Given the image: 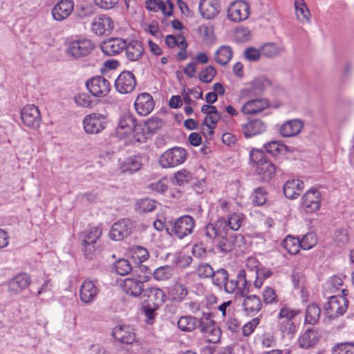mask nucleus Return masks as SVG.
Masks as SVG:
<instances>
[{
  "label": "nucleus",
  "mask_w": 354,
  "mask_h": 354,
  "mask_svg": "<svg viewBox=\"0 0 354 354\" xmlns=\"http://www.w3.org/2000/svg\"><path fill=\"white\" fill-rule=\"evenodd\" d=\"M300 313L299 309L292 308L287 304H284L281 307L277 315V326L283 337L288 338L289 340L293 339L297 331L293 319Z\"/></svg>",
  "instance_id": "obj_1"
},
{
  "label": "nucleus",
  "mask_w": 354,
  "mask_h": 354,
  "mask_svg": "<svg viewBox=\"0 0 354 354\" xmlns=\"http://www.w3.org/2000/svg\"><path fill=\"white\" fill-rule=\"evenodd\" d=\"M196 227V220L189 215H184L165 223V230L171 236L183 239L192 234Z\"/></svg>",
  "instance_id": "obj_2"
},
{
  "label": "nucleus",
  "mask_w": 354,
  "mask_h": 354,
  "mask_svg": "<svg viewBox=\"0 0 354 354\" xmlns=\"http://www.w3.org/2000/svg\"><path fill=\"white\" fill-rule=\"evenodd\" d=\"M202 317L198 318V328L207 342L216 344L220 341L221 330L215 322L210 318L207 312H201Z\"/></svg>",
  "instance_id": "obj_3"
},
{
  "label": "nucleus",
  "mask_w": 354,
  "mask_h": 354,
  "mask_svg": "<svg viewBox=\"0 0 354 354\" xmlns=\"http://www.w3.org/2000/svg\"><path fill=\"white\" fill-rule=\"evenodd\" d=\"M223 288L227 294H233L236 299L244 297L249 292L245 270H239L234 279H227Z\"/></svg>",
  "instance_id": "obj_4"
},
{
  "label": "nucleus",
  "mask_w": 354,
  "mask_h": 354,
  "mask_svg": "<svg viewBox=\"0 0 354 354\" xmlns=\"http://www.w3.org/2000/svg\"><path fill=\"white\" fill-rule=\"evenodd\" d=\"M95 48L92 40L81 38L71 41L66 50L68 56L73 59H80L88 55Z\"/></svg>",
  "instance_id": "obj_5"
},
{
  "label": "nucleus",
  "mask_w": 354,
  "mask_h": 354,
  "mask_svg": "<svg viewBox=\"0 0 354 354\" xmlns=\"http://www.w3.org/2000/svg\"><path fill=\"white\" fill-rule=\"evenodd\" d=\"M187 151L184 148L175 147L165 151L159 158L162 168H171L183 164L187 159Z\"/></svg>",
  "instance_id": "obj_6"
},
{
  "label": "nucleus",
  "mask_w": 354,
  "mask_h": 354,
  "mask_svg": "<svg viewBox=\"0 0 354 354\" xmlns=\"http://www.w3.org/2000/svg\"><path fill=\"white\" fill-rule=\"evenodd\" d=\"M250 15L249 3L243 0H236L231 3L227 10L228 19L234 22L246 20Z\"/></svg>",
  "instance_id": "obj_7"
},
{
  "label": "nucleus",
  "mask_w": 354,
  "mask_h": 354,
  "mask_svg": "<svg viewBox=\"0 0 354 354\" xmlns=\"http://www.w3.org/2000/svg\"><path fill=\"white\" fill-rule=\"evenodd\" d=\"M86 86L93 96L98 97L106 96L111 88L108 80L100 75L88 79L86 82Z\"/></svg>",
  "instance_id": "obj_8"
},
{
  "label": "nucleus",
  "mask_w": 354,
  "mask_h": 354,
  "mask_svg": "<svg viewBox=\"0 0 354 354\" xmlns=\"http://www.w3.org/2000/svg\"><path fill=\"white\" fill-rule=\"evenodd\" d=\"M107 120L105 115L93 113L86 115L83 120L84 130L88 133L96 134L105 129Z\"/></svg>",
  "instance_id": "obj_9"
},
{
  "label": "nucleus",
  "mask_w": 354,
  "mask_h": 354,
  "mask_svg": "<svg viewBox=\"0 0 354 354\" xmlns=\"http://www.w3.org/2000/svg\"><path fill=\"white\" fill-rule=\"evenodd\" d=\"M243 239L242 235L229 232L228 230L226 234L220 237L214 243L221 252L227 254L232 251L236 246H241Z\"/></svg>",
  "instance_id": "obj_10"
},
{
  "label": "nucleus",
  "mask_w": 354,
  "mask_h": 354,
  "mask_svg": "<svg viewBox=\"0 0 354 354\" xmlns=\"http://www.w3.org/2000/svg\"><path fill=\"white\" fill-rule=\"evenodd\" d=\"M148 281L147 276H136V277L126 278L121 286L122 290L129 295L138 297L144 294L145 290L143 283Z\"/></svg>",
  "instance_id": "obj_11"
},
{
  "label": "nucleus",
  "mask_w": 354,
  "mask_h": 354,
  "mask_svg": "<svg viewBox=\"0 0 354 354\" xmlns=\"http://www.w3.org/2000/svg\"><path fill=\"white\" fill-rule=\"evenodd\" d=\"M228 230L226 219L221 216L215 222L207 224L203 232L207 239L216 242L220 237L226 234Z\"/></svg>",
  "instance_id": "obj_12"
},
{
  "label": "nucleus",
  "mask_w": 354,
  "mask_h": 354,
  "mask_svg": "<svg viewBox=\"0 0 354 354\" xmlns=\"http://www.w3.org/2000/svg\"><path fill=\"white\" fill-rule=\"evenodd\" d=\"M347 309V301L345 297L330 296L324 305V311L330 318H335L342 315Z\"/></svg>",
  "instance_id": "obj_13"
},
{
  "label": "nucleus",
  "mask_w": 354,
  "mask_h": 354,
  "mask_svg": "<svg viewBox=\"0 0 354 354\" xmlns=\"http://www.w3.org/2000/svg\"><path fill=\"white\" fill-rule=\"evenodd\" d=\"M114 28V22L105 15L95 17L91 23V30L96 35H109Z\"/></svg>",
  "instance_id": "obj_14"
},
{
  "label": "nucleus",
  "mask_w": 354,
  "mask_h": 354,
  "mask_svg": "<svg viewBox=\"0 0 354 354\" xmlns=\"http://www.w3.org/2000/svg\"><path fill=\"white\" fill-rule=\"evenodd\" d=\"M321 206V194L316 189H310L301 198V208L308 213L319 209Z\"/></svg>",
  "instance_id": "obj_15"
},
{
  "label": "nucleus",
  "mask_w": 354,
  "mask_h": 354,
  "mask_svg": "<svg viewBox=\"0 0 354 354\" xmlns=\"http://www.w3.org/2000/svg\"><path fill=\"white\" fill-rule=\"evenodd\" d=\"M21 118L24 125L28 128L37 129L39 127L41 115L38 108L34 104H28L22 109Z\"/></svg>",
  "instance_id": "obj_16"
},
{
  "label": "nucleus",
  "mask_w": 354,
  "mask_h": 354,
  "mask_svg": "<svg viewBox=\"0 0 354 354\" xmlns=\"http://www.w3.org/2000/svg\"><path fill=\"white\" fill-rule=\"evenodd\" d=\"M133 223L129 219H121L115 223L109 232V236L114 241H121L131 233Z\"/></svg>",
  "instance_id": "obj_17"
},
{
  "label": "nucleus",
  "mask_w": 354,
  "mask_h": 354,
  "mask_svg": "<svg viewBox=\"0 0 354 354\" xmlns=\"http://www.w3.org/2000/svg\"><path fill=\"white\" fill-rule=\"evenodd\" d=\"M136 86L134 75L130 71H123L115 81V89L122 94L131 93Z\"/></svg>",
  "instance_id": "obj_18"
},
{
  "label": "nucleus",
  "mask_w": 354,
  "mask_h": 354,
  "mask_svg": "<svg viewBox=\"0 0 354 354\" xmlns=\"http://www.w3.org/2000/svg\"><path fill=\"white\" fill-rule=\"evenodd\" d=\"M134 128H136L138 131L141 129L140 127L136 123L134 116L129 113H126L120 118L116 133L119 137H125L131 134Z\"/></svg>",
  "instance_id": "obj_19"
},
{
  "label": "nucleus",
  "mask_w": 354,
  "mask_h": 354,
  "mask_svg": "<svg viewBox=\"0 0 354 354\" xmlns=\"http://www.w3.org/2000/svg\"><path fill=\"white\" fill-rule=\"evenodd\" d=\"M267 124L261 119H253L241 125V131L245 138L261 135L266 131Z\"/></svg>",
  "instance_id": "obj_20"
},
{
  "label": "nucleus",
  "mask_w": 354,
  "mask_h": 354,
  "mask_svg": "<svg viewBox=\"0 0 354 354\" xmlns=\"http://www.w3.org/2000/svg\"><path fill=\"white\" fill-rule=\"evenodd\" d=\"M154 105L155 103L152 96L147 93L139 94L134 103L137 113L145 116L153 111Z\"/></svg>",
  "instance_id": "obj_21"
},
{
  "label": "nucleus",
  "mask_w": 354,
  "mask_h": 354,
  "mask_svg": "<svg viewBox=\"0 0 354 354\" xmlns=\"http://www.w3.org/2000/svg\"><path fill=\"white\" fill-rule=\"evenodd\" d=\"M127 47V41L118 37L110 38L101 44L102 52L109 56L120 53Z\"/></svg>",
  "instance_id": "obj_22"
},
{
  "label": "nucleus",
  "mask_w": 354,
  "mask_h": 354,
  "mask_svg": "<svg viewBox=\"0 0 354 354\" xmlns=\"http://www.w3.org/2000/svg\"><path fill=\"white\" fill-rule=\"evenodd\" d=\"M100 291L99 287L92 281H84L80 289V297L84 304L93 302Z\"/></svg>",
  "instance_id": "obj_23"
},
{
  "label": "nucleus",
  "mask_w": 354,
  "mask_h": 354,
  "mask_svg": "<svg viewBox=\"0 0 354 354\" xmlns=\"http://www.w3.org/2000/svg\"><path fill=\"white\" fill-rule=\"evenodd\" d=\"M269 101L266 98H255L247 101L241 107L244 115H254L268 108Z\"/></svg>",
  "instance_id": "obj_24"
},
{
  "label": "nucleus",
  "mask_w": 354,
  "mask_h": 354,
  "mask_svg": "<svg viewBox=\"0 0 354 354\" xmlns=\"http://www.w3.org/2000/svg\"><path fill=\"white\" fill-rule=\"evenodd\" d=\"M73 8V0H61L53 7L52 15L56 21H62L72 13Z\"/></svg>",
  "instance_id": "obj_25"
},
{
  "label": "nucleus",
  "mask_w": 354,
  "mask_h": 354,
  "mask_svg": "<svg viewBox=\"0 0 354 354\" xmlns=\"http://www.w3.org/2000/svg\"><path fill=\"white\" fill-rule=\"evenodd\" d=\"M112 335L119 342L131 344L136 340L134 330L129 326H118L112 332Z\"/></svg>",
  "instance_id": "obj_26"
},
{
  "label": "nucleus",
  "mask_w": 354,
  "mask_h": 354,
  "mask_svg": "<svg viewBox=\"0 0 354 354\" xmlns=\"http://www.w3.org/2000/svg\"><path fill=\"white\" fill-rule=\"evenodd\" d=\"M30 278L26 273H20L15 276L8 282V290L13 294H17L26 289L30 283Z\"/></svg>",
  "instance_id": "obj_27"
},
{
  "label": "nucleus",
  "mask_w": 354,
  "mask_h": 354,
  "mask_svg": "<svg viewBox=\"0 0 354 354\" xmlns=\"http://www.w3.org/2000/svg\"><path fill=\"white\" fill-rule=\"evenodd\" d=\"M198 7L201 15L207 19L214 18L220 11L218 0H201Z\"/></svg>",
  "instance_id": "obj_28"
},
{
  "label": "nucleus",
  "mask_w": 354,
  "mask_h": 354,
  "mask_svg": "<svg viewBox=\"0 0 354 354\" xmlns=\"http://www.w3.org/2000/svg\"><path fill=\"white\" fill-rule=\"evenodd\" d=\"M271 82L264 76H259L254 78L248 84V87L245 88L243 93H252L257 95L261 94L267 87L270 86Z\"/></svg>",
  "instance_id": "obj_29"
},
{
  "label": "nucleus",
  "mask_w": 354,
  "mask_h": 354,
  "mask_svg": "<svg viewBox=\"0 0 354 354\" xmlns=\"http://www.w3.org/2000/svg\"><path fill=\"white\" fill-rule=\"evenodd\" d=\"M127 58L135 62L142 57L144 53V47L142 42L138 40H131L127 42V47L124 48Z\"/></svg>",
  "instance_id": "obj_30"
},
{
  "label": "nucleus",
  "mask_w": 354,
  "mask_h": 354,
  "mask_svg": "<svg viewBox=\"0 0 354 354\" xmlns=\"http://www.w3.org/2000/svg\"><path fill=\"white\" fill-rule=\"evenodd\" d=\"M304 188V183L299 179L288 180L283 185V194L287 198H297Z\"/></svg>",
  "instance_id": "obj_31"
},
{
  "label": "nucleus",
  "mask_w": 354,
  "mask_h": 354,
  "mask_svg": "<svg viewBox=\"0 0 354 354\" xmlns=\"http://www.w3.org/2000/svg\"><path fill=\"white\" fill-rule=\"evenodd\" d=\"M242 306L246 313L254 315L261 309L262 303L259 297L252 295L245 297Z\"/></svg>",
  "instance_id": "obj_32"
},
{
  "label": "nucleus",
  "mask_w": 354,
  "mask_h": 354,
  "mask_svg": "<svg viewBox=\"0 0 354 354\" xmlns=\"http://www.w3.org/2000/svg\"><path fill=\"white\" fill-rule=\"evenodd\" d=\"M319 341L318 333L315 330H306L298 339L299 346L308 349L315 346Z\"/></svg>",
  "instance_id": "obj_33"
},
{
  "label": "nucleus",
  "mask_w": 354,
  "mask_h": 354,
  "mask_svg": "<svg viewBox=\"0 0 354 354\" xmlns=\"http://www.w3.org/2000/svg\"><path fill=\"white\" fill-rule=\"evenodd\" d=\"M303 128L301 121L292 120L285 122L280 128L279 132L283 137H292L297 135Z\"/></svg>",
  "instance_id": "obj_34"
},
{
  "label": "nucleus",
  "mask_w": 354,
  "mask_h": 354,
  "mask_svg": "<svg viewBox=\"0 0 354 354\" xmlns=\"http://www.w3.org/2000/svg\"><path fill=\"white\" fill-rule=\"evenodd\" d=\"M183 282L184 279L183 277H179L175 282L170 292L172 300L180 302L187 297L188 290Z\"/></svg>",
  "instance_id": "obj_35"
},
{
  "label": "nucleus",
  "mask_w": 354,
  "mask_h": 354,
  "mask_svg": "<svg viewBox=\"0 0 354 354\" xmlns=\"http://www.w3.org/2000/svg\"><path fill=\"white\" fill-rule=\"evenodd\" d=\"M142 167V158L134 156L126 159L120 165V170L123 173L133 174L138 171Z\"/></svg>",
  "instance_id": "obj_36"
},
{
  "label": "nucleus",
  "mask_w": 354,
  "mask_h": 354,
  "mask_svg": "<svg viewBox=\"0 0 354 354\" xmlns=\"http://www.w3.org/2000/svg\"><path fill=\"white\" fill-rule=\"evenodd\" d=\"M143 296L149 298L153 301L154 305L156 306H161L165 301L166 299V295L164 291L156 287L146 288Z\"/></svg>",
  "instance_id": "obj_37"
},
{
  "label": "nucleus",
  "mask_w": 354,
  "mask_h": 354,
  "mask_svg": "<svg viewBox=\"0 0 354 354\" xmlns=\"http://www.w3.org/2000/svg\"><path fill=\"white\" fill-rule=\"evenodd\" d=\"M295 9L297 19L301 23H310V12L304 0H295Z\"/></svg>",
  "instance_id": "obj_38"
},
{
  "label": "nucleus",
  "mask_w": 354,
  "mask_h": 354,
  "mask_svg": "<svg viewBox=\"0 0 354 354\" xmlns=\"http://www.w3.org/2000/svg\"><path fill=\"white\" fill-rule=\"evenodd\" d=\"M178 328L184 332H192L198 327V318L191 315L181 316L177 323Z\"/></svg>",
  "instance_id": "obj_39"
},
{
  "label": "nucleus",
  "mask_w": 354,
  "mask_h": 354,
  "mask_svg": "<svg viewBox=\"0 0 354 354\" xmlns=\"http://www.w3.org/2000/svg\"><path fill=\"white\" fill-rule=\"evenodd\" d=\"M256 171L258 174L262 176L264 180H269L275 174V167L268 160L263 161V162L256 167Z\"/></svg>",
  "instance_id": "obj_40"
},
{
  "label": "nucleus",
  "mask_w": 354,
  "mask_h": 354,
  "mask_svg": "<svg viewBox=\"0 0 354 354\" xmlns=\"http://www.w3.org/2000/svg\"><path fill=\"white\" fill-rule=\"evenodd\" d=\"M233 55L232 48L228 46H221L214 54L215 61L221 65H226L231 60Z\"/></svg>",
  "instance_id": "obj_41"
},
{
  "label": "nucleus",
  "mask_w": 354,
  "mask_h": 354,
  "mask_svg": "<svg viewBox=\"0 0 354 354\" xmlns=\"http://www.w3.org/2000/svg\"><path fill=\"white\" fill-rule=\"evenodd\" d=\"M245 216L241 212L230 213L226 219L227 228L233 231L239 230L244 223Z\"/></svg>",
  "instance_id": "obj_42"
},
{
  "label": "nucleus",
  "mask_w": 354,
  "mask_h": 354,
  "mask_svg": "<svg viewBox=\"0 0 354 354\" xmlns=\"http://www.w3.org/2000/svg\"><path fill=\"white\" fill-rule=\"evenodd\" d=\"M281 245L290 254H297L301 248L299 239L290 235L283 239Z\"/></svg>",
  "instance_id": "obj_43"
},
{
  "label": "nucleus",
  "mask_w": 354,
  "mask_h": 354,
  "mask_svg": "<svg viewBox=\"0 0 354 354\" xmlns=\"http://www.w3.org/2000/svg\"><path fill=\"white\" fill-rule=\"evenodd\" d=\"M260 48L261 55L268 58L276 57L279 56L282 51V48L273 42L266 43L261 46Z\"/></svg>",
  "instance_id": "obj_44"
},
{
  "label": "nucleus",
  "mask_w": 354,
  "mask_h": 354,
  "mask_svg": "<svg viewBox=\"0 0 354 354\" xmlns=\"http://www.w3.org/2000/svg\"><path fill=\"white\" fill-rule=\"evenodd\" d=\"M320 313L321 309L316 304H309L306 312L305 322L309 324H315L318 322Z\"/></svg>",
  "instance_id": "obj_45"
},
{
  "label": "nucleus",
  "mask_w": 354,
  "mask_h": 354,
  "mask_svg": "<svg viewBox=\"0 0 354 354\" xmlns=\"http://www.w3.org/2000/svg\"><path fill=\"white\" fill-rule=\"evenodd\" d=\"M156 208V202L145 198L138 200L135 206L136 210L141 214L153 212Z\"/></svg>",
  "instance_id": "obj_46"
},
{
  "label": "nucleus",
  "mask_w": 354,
  "mask_h": 354,
  "mask_svg": "<svg viewBox=\"0 0 354 354\" xmlns=\"http://www.w3.org/2000/svg\"><path fill=\"white\" fill-rule=\"evenodd\" d=\"M174 273L173 268L170 266H163L153 271V277L156 281H165L170 279Z\"/></svg>",
  "instance_id": "obj_47"
},
{
  "label": "nucleus",
  "mask_w": 354,
  "mask_h": 354,
  "mask_svg": "<svg viewBox=\"0 0 354 354\" xmlns=\"http://www.w3.org/2000/svg\"><path fill=\"white\" fill-rule=\"evenodd\" d=\"M212 283L216 286L222 287L228 279L227 271L225 269H218L214 270V274L211 277Z\"/></svg>",
  "instance_id": "obj_48"
},
{
  "label": "nucleus",
  "mask_w": 354,
  "mask_h": 354,
  "mask_svg": "<svg viewBox=\"0 0 354 354\" xmlns=\"http://www.w3.org/2000/svg\"><path fill=\"white\" fill-rule=\"evenodd\" d=\"M334 241L336 245L342 248L344 247L349 241V236L347 230L346 229H339L335 232L334 234Z\"/></svg>",
  "instance_id": "obj_49"
},
{
  "label": "nucleus",
  "mask_w": 354,
  "mask_h": 354,
  "mask_svg": "<svg viewBox=\"0 0 354 354\" xmlns=\"http://www.w3.org/2000/svg\"><path fill=\"white\" fill-rule=\"evenodd\" d=\"M221 113L217 112L209 115H206L203 124L207 127L208 133L207 136H212L214 133V129L218 120L221 119Z\"/></svg>",
  "instance_id": "obj_50"
},
{
  "label": "nucleus",
  "mask_w": 354,
  "mask_h": 354,
  "mask_svg": "<svg viewBox=\"0 0 354 354\" xmlns=\"http://www.w3.org/2000/svg\"><path fill=\"white\" fill-rule=\"evenodd\" d=\"M114 270L120 275H126L132 270L129 261L124 259L118 260L114 264Z\"/></svg>",
  "instance_id": "obj_51"
},
{
  "label": "nucleus",
  "mask_w": 354,
  "mask_h": 354,
  "mask_svg": "<svg viewBox=\"0 0 354 354\" xmlns=\"http://www.w3.org/2000/svg\"><path fill=\"white\" fill-rule=\"evenodd\" d=\"M263 147L268 153L272 156H277L286 149V145L277 141L268 142L264 145Z\"/></svg>",
  "instance_id": "obj_52"
},
{
  "label": "nucleus",
  "mask_w": 354,
  "mask_h": 354,
  "mask_svg": "<svg viewBox=\"0 0 354 354\" xmlns=\"http://www.w3.org/2000/svg\"><path fill=\"white\" fill-rule=\"evenodd\" d=\"M301 248L303 250H310L316 245L317 239L316 235L313 232L307 233L301 240H299Z\"/></svg>",
  "instance_id": "obj_53"
},
{
  "label": "nucleus",
  "mask_w": 354,
  "mask_h": 354,
  "mask_svg": "<svg viewBox=\"0 0 354 354\" xmlns=\"http://www.w3.org/2000/svg\"><path fill=\"white\" fill-rule=\"evenodd\" d=\"M196 272L200 278H211L214 274V269L207 263H201L198 264Z\"/></svg>",
  "instance_id": "obj_54"
},
{
  "label": "nucleus",
  "mask_w": 354,
  "mask_h": 354,
  "mask_svg": "<svg viewBox=\"0 0 354 354\" xmlns=\"http://www.w3.org/2000/svg\"><path fill=\"white\" fill-rule=\"evenodd\" d=\"M333 354H354V344L350 342L340 343L335 345Z\"/></svg>",
  "instance_id": "obj_55"
},
{
  "label": "nucleus",
  "mask_w": 354,
  "mask_h": 354,
  "mask_svg": "<svg viewBox=\"0 0 354 354\" xmlns=\"http://www.w3.org/2000/svg\"><path fill=\"white\" fill-rule=\"evenodd\" d=\"M101 235L102 230L100 228L97 227H92L82 239V243L95 244Z\"/></svg>",
  "instance_id": "obj_56"
},
{
  "label": "nucleus",
  "mask_w": 354,
  "mask_h": 354,
  "mask_svg": "<svg viewBox=\"0 0 354 354\" xmlns=\"http://www.w3.org/2000/svg\"><path fill=\"white\" fill-rule=\"evenodd\" d=\"M192 178V174L186 169H181L174 174L176 183L179 186H183L189 182Z\"/></svg>",
  "instance_id": "obj_57"
},
{
  "label": "nucleus",
  "mask_w": 354,
  "mask_h": 354,
  "mask_svg": "<svg viewBox=\"0 0 354 354\" xmlns=\"http://www.w3.org/2000/svg\"><path fill=\"white\" fill-rule=\"evenodd\" d=\"M267 192L262 187L257 188L252 194V202L257 206L263 205L267 200Z\"/></svg>",
  "instance_id": "obj_58"
},
{
  "label": "nucleus",
  "mask_w": 354,
  "mask_h": 354,
  "mask_svg": "<svg viewBox=\"0 0 354 354\" xmlns=\"http://www.w3.org/2000/svg\"><path fill=\"white\" fill-rule=\"evenodd\" d=\"M250 159L253 165L257 167L268 160L262 150L252 149L250 153Z\"/></svg>",
  "instance_id": "obj_59"
},
{
  "label": "nucleus",
  "mask_w": 354,
  "mask_h": 354,
  "mask_svg": "<svg viewBox=\"0 0 354 354\" xmlns=\"http://www.w3.org/2000/svg\"><path fill=\"white\" fill-rule=\"evenodd\" d=\"M216 74V69L212 66H208L199 73L198 78L203 82L209 83L212 82Z\"/></svg>",
  "instance_id": "obj_60"
},
{
  "label": "nucleus",
  "mask_w": 354,
  "mask_h": 354,
  "mask_svg": "<svg viewBox=\"0 0 354 354\" xmlns=\"http://www.w3.org/2000/svg\"><path fill=\"white\" fill-rule=\"evenodd\" d=\"M261 55V48L257 49L253 47H249L244 51V57L245 59L250 62L259 61Z\"/></svg>",
  "instance_id": "obj_61"
},
{
  "label": "nucleus",
  "mask_w": 354,
  "mask_h": 354,
  "mask_svg": "<svg viewBox=\"0 0 354 354\" xmlns=\"http://www.w3.org/2000/svg\"><path fill=\"white\" fill-rule=\"evenodd\" d=\"M263 299L265 304H271L277 301V296L274 290L270 287H266L262 292Z\"/></svg>",
  "instance_id": "obj_62"
},
{
  "label": "nucleus",
  "mask_w": 354,
  "mask_h": 354,
  "mask_svg": "<svg viewBox=\"0 0 354 354\" xmlns=\"http://www.w3.org/2000/svg\"><path fill=\"white\" fill-rule=\"evenodd\" d=\"M147 133H154L162 126V120L158 118L147 120L144 124Z\"/></svg>",
  "instance_id": "obj_63"
},
{
  "label": "nucleus",
  "mask_w": 354,
  "mask_h": 354,
  "mask_svg": "<svg viewBox=\"0 0 354 354\" xmlns=\"http://www.w3.org/2000/svg\"><path fill=\"white\" fill-rule=\"evenodd\" d=\"M133 257L142 262L148 259L149 253L148 250L142 246H134L132 249Z\"/></svg>",
  "instance_id": "obj_64"
}]
</instances>
